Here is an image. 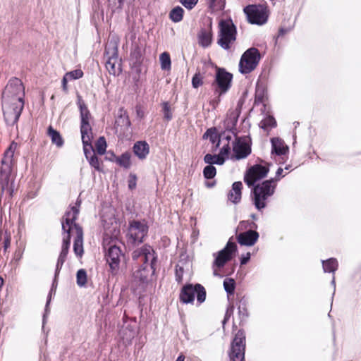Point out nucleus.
I'll return each mask as SVG.
<instances>
[{
  "instance_id": "1",
  "label": "nucleus",
  "mask_w": 361,
  "mask_h": 361,
  "mask_svg": "<svg viewBox=\"0 0 361 361\" xmlns=\"http://www.w3.org/2000/svg\"><path fill=\"white\" fill-rule=\"evenodd\" d=\"M78 209L76 206L72 207L68 210L62 221V229L66 235L63 236L61 251L56 263V272L62 267L66 261L69 247L70 238L75 235L73 240V251L77 257L81 258L84 253L83 248V232L80 226L74 221L78 214Z\"/></svg>"
},
{
  "instance_id": "2",
  "label": "nucleus",
  "mask_w": 361,
  "mask_h": 361,
  "mask_svg": "<svg viewBox=\"0 0 361 361\" xmlns=\"http://www.w3.org/2000/svg\"><path fill=\"white\" fill-rule=\"evenodd\" d=\"M24 87L18 78L11 79L2 95V109L6 123L14 124L24 107Z\"/></svg>"
},
{
  "instance_id": "3",
  "label": "nucleus",
  "mask_w": 361,
  "mask_h": 361,
  "mask_svg": "<svg viewBox=\"0 0 361 361\" xmlns=\"http://www.w3.org/2000/svg\"><path fill=\"white\" fill-rule=\"evenodd\" d=\"M133 258L144 263L143 268L135 271L133 275L132 287L138 290L144 288L149 275L154 273L153 264L156 257L153 249L149 245H145L133 252Z\"/></svg>"
},
{
  "instance_id": "4",
  "label": "nucleus",
  "mask_w": 361,
  "mask_h": 361,
  "mask_svg": "<svg viewBox=\"0 0 361 361\" xmlns=\"http://www.w3.org/2000/svg\"><path fill=\"white\" fill-rule=\"evenodd\" d=\"M17 143L13 142L8 148L4 152V157L1 160V166L0 169V180L3 192L12 195L13 190V183L10 181V175L12 166L14 163L13 156L17 149Z\"/></svg>"
},
{
  "instance_id": "5",
  "label": "nucleus",
  "mask_w": 361,
  "mask_h": 361,
  "mask_svg": "<svg viewBox=\"0 0 361 361\" xmlns=\"http://www.w3.org/2000/svg\"><path fill=\"white\" fill-rule=\"evenodd\" d=\"M276 185V183L271 179L265 180L254 188L253 200L257 209H262L266 207V201L274 193Z\"/></svg>"
},
{
  "instance_id": "6",
  "label": "nucleus",
  "mask_w": 361,
  "mask_h": 361,
  "mask_svg": "<svg viewBox=\"0 0 361 361\" xmlns=\"http://www.w3.org/2000/svg\"><path fill=\"white\" fill-rule=\"evenodd\" d=\"M105 55L106 70L111 75H118L122 70L121 60L118 55V45L116 42H108L106 47Z\"/></svg>"
},
{
  "instance_id": "7",
  "label": "nucleus",
  "mask_w": 361,
  "mask_h": 361,
  "mask_svg": "<svg viewBox=\"0 0 361 361\" xmlns=\"http://www.w3.org/2000/svg\"><path fill=\"white\" fill-rule=\"evenodd\" d=\"M219 33L218 44L225 49L235 40V27L231 19L222 20L219 22Z\"/></svg>"
},
{
  "instance_id": "8",
  "label": "nucleus",
  "mask_w": 361,
  "mask_h": 361,
  "mask_svg": "<svg viewBox=\"0 0 361 361\" xmlns=\"http://www.w3.org/2000/svg\"><path fill=\"white\" fill-rule=\"evenodd\" d=\"M261 59L256 48H250L242 55L239 62V71L243 74L251 73L257 66Z\"/></svg>"
},
{
  "instance_id": "9",
  "label": "nucleus",
  "mask_w": 361,
  "mask_h": 361,
  "mask_svg": "<svg viewBox=\"0 0 361 361\" xmlns=\"http://www.w3.org/2000/svg\"><path fill=\"white\" fill-rule=\"evenodd\" d=\"M233 75L226 72L224 69L217 68L215 83L217 85V89L216 92L218 93L219 96L217 99L212 102L214 108H216L220 102V96L226 93L231 87Z\"/></svg>"
},
{
  "instance_id": "10",
  "label": "nucleus",
  "mask_w": 361,
  "mask_h": 361,
  "mask_svg": "<svg viewBox=\"0 0 361 361\" xmlns=\"http://www.w3.org/2000/svg\"><path fill=\"white\" fill-rule=\"evenodd\" d=\"M236 249L235 243L229 240L223 250L214 254L215 259L213 264V274L214 276H221L217 269L224 267L227 262L232 259Z\"/></svg>"
},
{
  "instance_id": "11",
  "label": "nucleus",
  "mask_w": 361,
  "mask_h": 361,
  "mask_svg": "<svg viewBox=\"0 0 361 361\" xmlns=\"http://www.w3.org/2000/svg\"><path fill=\"white\" fill-rule=\"evenodd\" d=\"M148 233V226L144 221H132L129 224L127 233L128 241L132 244H138L143 241Z\"/></svg>"
},
{
  "instance_id": "12",
  "label": "nucleus",
  "mask_w": 361,
  "mask_h": 361,
  "mask_svg": "<svg viewBox=\"0 0 361 361\" xmlns=\"http://www.w3.org/2000/svg\"><path fill=\"white\" fill-rule=\"evenodd\" d=\"M197 295V301L200 303L203 302L206 298V291L203 286L200 284L195 286L187 285L182 288L180 298L184 303L192 302L195 296Z\"/></svg>"
},
{
  "instance_id": "13",
  "label": "nucleus",
  "mask_w": 361,
  "mask_h": 361,
  "mask_svg": "<svg viewBox=\"0 0 361 361\" xmlns=\"http://www.w3.org/2000/svg\"><path fill=\"white\" fill-rule=\"evenodd\" d=\"M103 243L104 248L108 247L106 260L109 264L110 268L113 272H116L119 267L121 258L122 257L121 251L115 244L111 245L107 235L104 238Z\"/></svg>"
},
{
  "instance_id": "14",
  "label": "nucleus",
  "mask_w": 361,
  "mask_h": 361,
  "mask_svg": "<svg viewBox=\"0 0 361 361\" xmlns=\"http://www.w3.org/2000/svg\"><path fill=\"white\" fill-rule=\"evenodd\" d=\"M245 336L238 331L231 345L230 358L232 361H243L245 357Z\"/></svg>"
},
{
  "instance_id": "15",
  "label": "nucleus",
  "mask_w": 361,
  "mask_h": 361,
  "mask_svg": "<svg viewBox=\"0 0 361 361\" xmlns=\"http://www.w3.org/2000/svg\"><path fill=\"white\" fill-rule=\"evenodd\" d=\"M248 20L252 24L262 25L267 20V9L259 5H250L244 8Z\"/></svg>"
},
{
  "instance_id": "16",
  "label": "nucleus",
  "mask_w": 361,
  "mask_h": 361,
  "mask_svg": "<svg viewBox=\"0 0 361 361\" xmlns=\"http://www.w3.org/2000/svg\"><path fill=\"white\" fill-rule=\"evenodd\" d=\"M233 154L230 157L233 160L245 159L251 152L247 137H239L235 139L233 146Z\"/></svg>"
},
{
  "instance_id": "17",
  "label": "nucleus",
  "mask_w": 361,
  "mask_h": 361,
  "mask_svg": "<svg viewBox=\"0 0 361 361\" xmlns=\"http://www.w3.org/2000/svg\"><path fill=\"white\" fill-rule=\"evenodd\" d=\"M269 172V169L266 166L256 164L252 166L245 175V182L250 187L257 181L266 177Z\"/></svg>"
},
{
  "instance_id": "18",
  "label": "nucleus",
  "mask_w": 361,
  "mask_h": 361,
  "mask_svg": "<svg viewBox=\"0 0 361 361\" xmlns=\"http://www.w3.org/2000/svg\"><path fill=\"white\" fill-rule=\"evenodd\" d=\"M258 238L257 232L250 230L240 233L238 236V241L242 245L252 246L256 243Z\"/></svg>"
},
{
  "instance_id": "19",
  "label": "nucleus",
  "mask_w": 361,
  "mask_h": 361,
  "mask_svg": "<svg viewBox=\"0 0 361 361\" xmlns=\"http://www.w3.org/2000/svg\"><path fill=\"white\" fill-rule=\"evenodd\" d=\"M84 154L90 165L97 171H102V161L95 155L92 146L83 148Z\"/></svg>"
},
{
  "instance_id": "20",
  "label": "nucleus",
  "mask_w": 361,
  "mask_h": 361,
  "mask_svg": "<svg viewBox=\"0 0 361 361\" xmlns=\"http://www.w3.org/2000/svg\"><path fill=\"white\" fill-rule=\"evenodd\" d=\"M80 132H81V137L82 142L83 144V148L89 147L90 148L92 145V140L93 138V135L92 132V127L90 125H81L80 126Z\"/></svg>"
},
{
  "instance_id": "21",
  "label": "nucleus",
  "mask_w": 361,
  "mask_h": 361,
  "mask_svg": "<svg viewBox=\"0 0 361 361\" xmlns=\"http://www.w3.org/2000/svg\"><path fill=\"white\" fill-rule=\"evenodd\" d=\"M133 152L140 159H145L149 153V146L145 141H138L134 144Z\"/></svg>"
},
{
  "instance_id": "22",
  "label": "nucleus",
  "mask_w": 361,
  "mask_h": 361,
  "mask_svg": "<svg viewBox=\"0 0 361 361\" xmlns=\"http://www.w3.org/2000/svg\"><path fill=\"white\" fill-rule=\"evenodd\" d=\"M199 44L203 47H209L212 42V22L208 29H202L198 34Z\"/></svg>"
},
{
  "instance_id": "23",
  "label": "nucleus",
  "mask_w": 361,
  "mask_h": 361,
  "mask_svg": "<svg viewBox=\"0 0 361 361\" xmlns=\"http://www.w3.org/2000/svg\"><path fill=\"white\" fill-rule=\"evenodd\" d=\"M271 142L272 145V153L274 152L277 155H283L288 152V147L281 139L274 137L271 140Z\"/></svg>"
},
{
  "instance_id": "24",
  "label": "nucleus",
  "mask_w": 361,
  "mask_h": 361,
  "mask_svg": "<svg viewBox=\"0 0 361 361\" xmlns=\"http://www.w3.org/2000/svg\"><path fill=\"white\" fill-rule=\"evenodd\" d=\"M243 184L241 182H235L232 185V189L228 193V200L233 203H238L241 199V190Z\"/></svg>"
},
{
  "instance_id": "25",
  "label": "nucleus",
  "mask_w": 361,
  "mask_h": 361,
  "mask_svg": "<svg viewBox=\"0 0 361 361\" xmlns=\"http://www.w3.org/2000/svg\"><path fill=\"white\" fill-rule=\"evenodd\" d=\"M78 104L80 110L81 125H90L91 116L80 97H78Z\"/></svg>"
},
{
  "instance_id": "26",
  "label": "nucleus",
  "mask_w": 361,
  "mask_h": 361,
  "mask_svg": "<svg viewBox=\"0 0 361 361\" xmlns=\"http://www.w3.org/2000/svg\"><path fill=\"white\" fill-rule=\"evenodd\" d=\"M48 135L50 137L53 144L56 145L58 147H61L63 145V140L60 135L59 132L54 130L51 126L48 128Z\"/></svg>"
},
{
  "instance_id": "27",
  "label": "nucleus",
  "mask_w": 361,
  "mask_h": 361,
  "mask_svg": "<svg viewBox=\"0 0 361 361\" xmlns=\"http://www.w3.org/2000/svg\"><path fill=\"white\" fill-rule=\"evenodd\" d=\"M276 126V122L274 117L269 116L264 118L259 123V127L262 128L264 131L269 132L273 128Z\"/></svg>"
},
{
  "instance_id": "28",
  "label": "nucleus",
  "mask_w": 361,
  "mask_h": 361,
  "mask_svg": "<svg viewBox=\"0 0 361 361\" xmlns=\"http://www.w3.org/2000/svg\"><path fill=\"white\" fill-rule=\"evenodd\" d=\"M161 68L163 71H169L171 68V61L168 52H163L159 56Z\"/></svg>"
},
{
  "instance_id": "29",
  "label": "nucleus",
  "mask_w": 361,
  "mask_h": 361,
  "mask_svg": "<svg viewBox=\"0 0 361 361\" xmlns=\"http://www.w3.org/2000/svg\"><path fill=\"white\" fill-rule=\"evenodd\" d=\"M131 156L130 153L126 152L117 157L116 162L121 166L128 169L131 165Z\"/></svg>"
},
{
  "instance_id": "30",
  "label": "nucleus",
  "mask_w": 361,
  "mask_h": 361,
  "mask_svg": "<svg viewBox=\"0 0 361 361\" xmlns=\"http://www.w3.org/2000/svg\"><path fill=\"white\" fill-rule=\"evenodd\" d=\"M183 13L184 10L180 6H176L171 10L169 14V17L173 22L178 23L182 20Z\"/></svg>"
},
{
  "instance_id": "31",
  "label": "nucleus",
  "mask_w": 361,
  "mask_h": 361,
  "mask_svg": "<svg viewBox=\"0 0 361 361\" xmlns=\"http://www.w3.org/2000/svg\"><path fill=\"white\" fill-rule=\"evenodd\" d=\"M116 125L118 127L120 126L121 128H128L130 126V122L126 112L121 111L120 115L116 120Z\"/></svg>"
},
{
  "instance_id": "32",
  "label": "nucleus",
  "mask_w": 361,
  "mask_h": 361,
  "mask_svg": "<svg viewBox=\"0 0 361 361\" xmlns=\"http://www.w3.org/2000/svg\"><path fill=\"white\" fill-rule=\"evenodd\" d=\"M324 272H334L338 267V262L336 259L331 258L326 261H322Z\"/></svg>"
},
{
  "instance_id": "33",
  "label": "nucleus",
  "mask_w": 361,
  "mask_h": 361,
  "mask_svg": "<svg viewBox=\"0 0 361 361\" xmlns=\"http://www.w3.org/2000/svg\"><path fill=\"white\" fill-rule=\"evenodd\" d=\"M204 160L209 165L214 164L221 165L224 163V160L221 158L219 154L212 155L210 154H207L204 156Z\"/></svg>"
},
{
  "instance_id": "34",
  "label": "nucleus",
  "mask_w": 361,
  "mask_h": 361,
  "mask_svg": "<svg viewBox=\"0 0 361 361\" xmlns=\"http://www.w3.org/2000/svg\"><path fill=\"white\" fill-rule=\"evenodd\" d=\"M106 142L104 137H100L95 144V147L97 153L100 155L105 154L106 150Z\"/></svg>"
},
{
  "instance_id": "35",
  "label": "nucleus",
  "mask_w": 361,
  "mask_h": 361,
  "mask_svg": "<svg viewBox=\"0 0 361 361\" xmlns=\"http://www.w3.org/2000/svg\"><path fill=\"white\" fill-rule=\"evenodd\" d=\"M204 73L197 71L192 79V85L194 88H198L203 84Z\"/></svg>"
},
{
  "instance_id": "36",
  "label": "nucleus",
  "mask_w": 361,
  "mask_h": 361,
  "mask_svg": "<svg viewBox=\"0 0 361 361\" xmlns=\"http://www.w3.org/2000/svg\"><path fill=\"white\" fill-rule=\"evenodd\" d=\"M211 8L214 11L221 10L224 7V0H206Z\"/></svg>"
},
{
  "instance_id": "37",
  "label": "nucleus",
  "mask_w": 361,
  "mask_h": 361,
  "mask_svg": "<svg viewBox=\"0 0 361 361\" xmlns=\"http://www.w3.org/2000/svg\"><path fill=\"white\" fill-rule=\"evenodd\" d=\"M77 284L79 286H84L87 282V274L84 269H80L77 272Z\"/></svg>"
},
{
  "instance_id": "38",
  "label": "nucleus",
  "mask_w": 361,
  "mask_h": 361,
  "mask_svg": "<svg viewBox=\"0 0 361 361\" xmlns=\"http://www.w3.org/2000/svg\"><path fill=\"white\" fill-rule=\"evenodd\" d=\"M216 173V168L212 165H208L204 167L203 174L205 178H213Z\"/></svg>"
},
{
  "instance_id": "39",
  "label": "nucleus",
  "mask_w": 361,
  "mask_h": 361,
  "mask_svg": "<svg viewBox=\"0 0 361 361\" xmlns=\"http://www.w3.org/2000/svg\"><path fill=\"white\" fill-rule=\"evenodd\" d=\"M224 287L228 293H233L235 289V281L232 279H226L224 281Z\"/></svg>"
},
{
  "instance_id": "40",
  "label": "nucleus",
  "mask_w": 361,
  "mask_h": 361,
  "mask_svg": "<svg viewBox=\"0 0 361 361\" xmlns=\"http://www.w3.org/2000/svg\"><path fill=\"white\" fill-rule=\"evenodd\" d=\"M67 78L71 80H77L82 77L83 73L80 69H76L73 71L68 72L65 74Z\"/></svg>"
},
{
  "instance_id": "41",
  "label": "nucleus",
  "mask_w": 361,
  "mask_h": 361,
  "mask_svg": "<svg viewBox=\"0 0 361 361\" xmlns=\"http://www.w3.org/2000/svg\"><path fill=\"white\" fill-rule=\"evenodd\" d=\"M163 112L164 118L167 121H169L172 118V112L170 108V106L167 102H164L162 104Z\"/></svg>"
},
{
  "instance_id": "42",
  "label": "nucleus",
  "mask_w": 361,
  "mask_h": 361,
  "mask_svg": "<svg viewBox=\"0 0 361 361\" xmlns=\"http://www.w3.org/2000/svg\"><path fill=\"white\" fill-rule=\"evenodd\" d=\"M230 149L228 145L223 146L219 154V157L225 161L226 159L229 158Z\"/></svg>"
},
{
  "instance_id": "43",
  "label": "nucleus",
  "mask_w": 361,
  "mask_h": 361,
  "mask_svg": "<svg viewBox=\"0 0 361 361\" xmlns=\"http://www.w3.org/2000/svg\"><path fill=\"white\" fill-rule=\"evenodd\" d=\"M102 221L104 222V226L106 228H109V226H114V224L116 225V221L114 218V215L113 212L111 214V217L107 219L104 216H102Z\"/></svg>"
},
{
  "instance_id": "44",
  "label": "nucleus",
  "mask_w": 361,
  "mask_h": 361,
  "mask_svg": "<svg viewBox=\"0 0 361 361\" xmlns=\"http://www.w3.org/2000/svg\"><path fill=\"white\" fill-rule=\"evenodd\" d=\"M128 185L129 189H130V190H133L136 188L137 176L135 174L130 173L129 175L128 180Z\"/></svg>"
},
{
  "instance_id": "45",
  "label": "nucleus",
  "mask_w": 361,
  "mask_h": 361,
  "mask_svg": "<svg viewBox=\"0 0 361 361\" xmlns=\"http://www.w3.org/2000/svg\"><path fill=\"white\" fill-rule=\"evenodd\" d=\"M180 2L184 7L190 10L197 4L198 0H180Z\"/></svg>"
},
{
  "instance_id": "46",
  "label": "nucleus",
  "mask_w": 361,
  "mask_h": 361,
  "mask_svg": "<svg viewBox=\"0 0 361 361\" xmlns=\"http://www.w3.org/2000/svg\"><path fill=\"white\" fill-rule=\"evenodd\" d=\"M204 136H209V140L213 143H214L218 139L217 135L214 131H212V129L208 130Z\"/></svg>"
},
{
  "instance_id": "47",
  "label": "nucleus",
  "mask_w": 361,
  "mask_h": 361,
  "mask_svg": "<svg viewBox=\"0 0 361 361\" xmlns=\"http://www.w3.org/2000/svg\"><path fill=\"white\" fill-rule=\"evenodd\" d=\"M68 80H70L69 78H67V76L66 75H64V76L62 79V87H63V90L66 92L68 91L67 83H68Z\"/></svg>"
},
{
  "instance_id": "48",
  "label": "nucleus",
  "mask_w": 361,
  "mask_h": 361,
  "mask_svg": "<svg viewBox=\"0 0 361 361\" xmlns=\"http://www.w3.org/2000/svg\"><path fill=\"white\" fill-rule=\"evenodd\" d=\"M237 121V117L235 116V115H233V118H232V121L231 123H228L227 126H226V128L227 129H231L233 126L235 125V123H236Z\"/></svg>"
},
{
  "instance_id": "49",
  "label": "nucleus",
  "mask_w": 361,
  "mask_h": 361,
  "mask_svg": "<svg viewBox=\"0 0 361 361\" xmlns=\"http://www.w3.org/2000/svg\"><path fill=\"white\" fill-rule=\"evenodd\" d=\"M250 257V253H247L246 257H245L242 258V259H241V264H246V263L249 261Z\"/></svg>"
},
{
  "instance_id": "50",
  "label": "nucleus",
  "mask_w": 361,
  "mask_h": 361,
  "mask_svg": "<svg viewBox=\"0 0 361 361\" xmlns=\"http://www.w3.org/2000/svg\"><path fill=\"white\" fill-rule=\"evenodd\" d=\"M176 361H185V356L183 355H180Z\"/></svg>"
},
{
  "instance_id": "51",
  "label": "nucleus",
  "mask_w": 361,
  "mask_h": 361,
  "mask_svg": "<svg viewBox=\"0 0 361 361\" xmlns=\"http://www.w3.org/2000/svg\"><path fill=\"white\" fill-rule=\"evenodd\" d=\"M282 172H283V169L279 168V169L277 170V171H276V176H281V174L282 173Z\"/></svg>"
}]
</instances>
